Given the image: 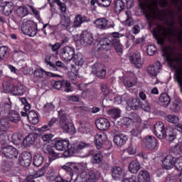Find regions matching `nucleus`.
Instances as JSON below:
<instances>
[{
    "mask_svg": "<svg viewBox=\"0 0 182 182\" xmlns=\"http://www.w3.org/2000/svg\"><path fill=\"white\" fill-rule=\"evenodd\" d=\"M47 153L48 154L49 161H53V160H56V159H59V154L55 152V151H53L52 148H48Z\"/></svg>",
    "mask_w": 182,
    "mask_h": 182,
    "instance_id": "obj_45",
    "label": "nucleus"
},
{
    "mask_svg": "<svg viewBox=\"0 0 182 182\" xmlns=\"http://www.w3.org/2000/svg\"><path fill=\"white\" fill-rule=\"evenodd\" d=\"M114 8L116 12H122L124 9V2L122 0H115Z\"/></svg>",
    "mask_w": 182,
    "mask_h": 182,
    "instance_id": "obj_46",
    "label": "nucleus"
},
{
    "mask_svg": "<svg viewBox=\"0 0 182 182\" xmlns=\"http://www.w3.org/2000/svg\"><path fill=\"white\" fill-rule=\"evenodd\" d=\"M9 127V124L7 119L0 120V133L6 132Z\"/></svg>",
    "mask_w": 182,
    "mask_h": 182,
    "instance_id": "obj_49",
    "label": "nucleus"
},
{
    "mask_svg": "<svg viewBox=\"0 0 182 182\" xmlns=\"http://www.w3.org/2000/svg\"><path fill=\"white\" fill-rule=\"evenodd\" d=\"M16 15H18V16H19L20 18H25V16H26L28 14H29V12L28 11V7L24 6L18 7L16 9Z\"/></svg>",
    "mask_w": 182,
    "mask_h": 182,
    "instance_id": "obj_38",
    "label": "nucleus"
},
{
    "mask_svg": "<svg viewBox=\"0 0 182 182\" xmlns=\"http://www.w3.org/2000/svg\"><path fill=\"white\" fill-rule=\"evenodd\" d=\"M173 5L176 6L179 11H182V0H171Z\"/></svg>",
    "mask_w": 182,
    "mask_h": 182,
    "instance_id": "obj_64",
    "label": "nucleus"
},
{
    "mask_svg": "<svg viewBox=\"0 0 182 182\" xmlns=\"http://www.w3.org/2000/svg\"><path fill=\"white\" fill-rule=\"evenodd\" d=\"M46 73L47 76H49V75H52V73L49 72H46L43 70L42 68H37L34 70V77H38V79H42L43 77V74Z\"/></svg>",
    "mask_w": 182,
    "mask_h": 182,
    "instance_id": "obj_43",
    "label": "nucleus"
},
{
    "mask_svg": "<svg viewBox=\"0 0 182 182\" xmlns=\"http://www.w3.org/2000/svg\"><path fill=\"white\" fill-rule=\"evenodd\" d=\"M173 151L177 154H182V142L178 141L173 146Z\"/></svg>",
    "mask_w": 182,
    "mask_h": 182,
    "instance_id": "obj_57",
    "label": "nucleus"
},
{
    "mask_svg": "<svg viewBox=\"0 0 182 182\" xmlns=\"http://www.w3.org/2000/svg\"><path fill=\"white\" fill-rule=\"evenodd\" d=\"M45 63H46V65L50 66L51 70H55V71L57 70L56 66L55 65V64L50 62V56L47 55L46 57Z\"/></svg>",
    "mask_w": 182,
    "mask_h": 182,
    "instance_id": "obj_62",
    "label": "nucleus"
},
{
    "mask_svg": "<svg viewBox=\"0 0 182 182\" xmlns=\"http://www.w3.org/2000/svg\"><path fill=\"white\" fill-rule=\"evenodd\" d=\"M114 143L118 147H122V146H124L129 140V138L127 135L123 134H117L114 136Z\"/></svg>",
    "mask_w": 182,
    "mask_h": 182,
    "instance_id": "obj_19",
    "label": "nucleus"
},
{
    "mask_svg": "<svg viewBox=\"0 0 182 182\" xmlns=\"http://www.w3.org/2000/svg\"><path fill=\"white\" fill-rule=\"evenodd\" d=\"M18 160L23 167H29L32 163V154L28 151L22 152Z\"/></svg>",
    "mask_w": 182,
    "mask_h": 182,
    "instance_id": "obj_10",
    "label": "nucleus"
},
{
    "mask_svg": "<svg viewBox=\"0 0 182 182\" xmlns=\"http://www.w3.org/2000/svg\"><path fill=\"white\" fill-rule=\"evenodd\" d=\"M95 144L97 150H100L103 147V143H105L107 136L105 132H100L95 135Z\"/></svg>",
    "mask_w": 182,
    "mask_h": 182,
    "instance_id": "obj_18",
    "label": "nucleus"
},
{
    "mask_svg": "<svg viewBox=\"0 0 182 182\" xmlns=\"http://www.w3.org/2000/svg\"><path fill=\"white\" fill-rule=\"evenodd\" d=\"M83 22H90V18L80 14L77 15L74 18L73 28H79Z\"/></svg>",
    "mask_w": 182,
    "mask_h": 182,
    "instance_id": "obj_23",
    "label": "nucleus"
},
{
    "mask_svg": "<svg viewBox=\"0 0 182 182\" xmlns=\"http://www.w3.org/2000/svg\"><path fill=\"white\" fill-rule=\"evenodd\" d=\"M166 122H168V123L176 124L178 122L179 119L176 115L170 114L166 116Z\"/></svg>",
    "mask_w": 182,
    "mask_h": 182,
    "instance_id": "obj_55",
    "label": "nucleus"
},
{
    "mask_svg": "<svg viewBox=\"0 0 182 182\" xmlns=\"http://www.w3.org/2000/svg\"><path fill=\"white\" fill-rule=\"evenodd\" d=\"M150 181V173L147 171H140L137 176V182Z\"/></svg>",
    "mask_w": 182,
    "mask_h": 182,
    "instance_id": "obj_28",
    "label": "nucleus"
},
{
    "mask_svg": "<svg viewBox=\"0 0 182 182\" xmlns=\"http://www.w3.org/2000/svg\"><path fill=\"white\" fill-rule=\"evenodd\" d=\"M13 88H14V84L9 83V84L4 85L3 90L4 93H9V92L12 93Z\"/></svg>",
    "mask_w": 182,
    "mask_h": 182,
    "instance_id": "obj_63",
    "label": "nucleus"
},
{
    "mask_svg": "<svg viewBox=\"0 0 182 182\" xmlns=\"http://www.w3.org/2000/svg\"><path fill=\"white\" fill-rule=\"evenodd\" d=\"M112 176L114 180H120L123 176V169L119 166H114L112 169Z\"/></svg>",
    "mask_w": 182,
    "mask_h": 182,
    "instance_id": "obj_27",
    "label": "nucleus"
},
{
    "mask_svg": "<svg viewBox=\"0 0 182 182\" xmlns=\"http://www.w3.org/2000/svg\"><path fill=\"white\" fill-rule=\"evenodd\" d=\"M159 4L160 6H167L168 4L166 0H144L140 3L141 9L145 12V17L150 27L153 26L154 19L166 21L167 18V13L159 9Z\"/></svg>",
    "mask_w": 182,
    "mask_h": 182,
    "instance_id": "obj_1",
    "label": "nucleus"
},
{
    "mask_svg": "<svg viewBox=\"0 0 182 182\" xmlns=\"http://www.w3.org/2000/svg\"><path fill=\"white\" fill-rule=\"evenodd\" d=\"M97 4L101 8H109L112 4V0H97Z\"/></svg>",
    "mask_w": 182,
    "mask_h": 182,
    "instance_id": "obj_51",
    "label": "nucleus"
},
{
    "mask_svg": "<svg viewBox=\"0 0 182 182\" xmlns=\"http://www.w3.org/2000/svg\"><path fill=\"white\" fill-rule=\"evenodd\" d=\"M172 112H177L180 110V101L174 100L171 106Z\"/></svg>",
    "mask_w": 182,
    "mask_h": 182,
    "instance_id": "obj_59",
    "label": "nucleus"
},
{
    "mask_svg": "<svg viewBox=\"0 0 182 182\" xmlns=\"http://www.w3.org/2000/svg\"><path fill=\"white\" fill-rule=\"evenodd\" d=\"M51 85L53 87L57 90H63V87H65V80H53L51 81Z\"/></svg>",
    "mask_w": 182,
    "mask_h": 182,
    "instance_id": "obj_42",
    "label": "nucleus"
},
{
    "mask_svg": "<svg viewBox=\"0 0 182 182\" xmlns=\"http://www.w3.org/2000/svg\"><path fill=\"white\" fill-rule=\"evenodd\" d=\"M27 117L32 124H38L39 123V117H38V114L34 111H30L28 113Z\"/></svg>",
    "mask_w": 182,
    "mask_h": 182,
    "instance_id": "obj_33",
    "label": "nucleus"
},
{
    "mask_svg": "<svg viewBox=\"0 0 182 182\" xmlns=\"http://www.w3.org/2000/svg\"><path fill=\"white\" fill-rule=\"evenodd\" d=\"M36 139L35 134H28L23 140V146H26V147L31 146V144H33Z\"/></svg>",
    "mask_w": 182,
    "mask_h": 182,
    "instance_id": "obj_36",
    "label": "nucleus"
},
{
    "mask_svg": "<svg viewBox=\"0 0 182 182\" xmlns=\"http://www.w3.org/2000/svg\"><path fill=\"white\" fill-rule=\"evenodd\" d=\"M112 45L114 46V48L116 52H117V53H119V55H122V53H123V45H122V43H120V41H119V39H117V38L113 39Z\"/></svg>",
    "mask_w": 182,
    "mask_h": 182,
    "instance_id": "obj_39",
    "label": "nucleus"
},
{
    "mask_svg": "<svg viewBox=\"0 0 182 182\" xmlns=\"http://www.w3.org/2000/svg\"><path fill=\"white\" fill-rule=\"evenodd\" d=\"M89 144L85 142H77L70 146V156H73L75 153H78L80 150H83V149H86L88 147Z\"/></svg>",
    "mask_w": 182,
    "mask_h": 182,
    "instance_id": "obj_20",
    "label": "nucleus"
},
{
    "mask_svg": "<svg viewBox=\"0 0 182 182\" xmlns=\"http://www.w3.org/2000/svg\"><path fill=\"white\" fill-rule=\"evenodd\" d=\"M102 160H103V155L99 153L93 155L91 161L92 164H99V163L102 162Z\"/></svg>",
    "mask_w": 182,
    "mask_h": 182,
    "instance_id": "obj_48",
    "label": "nucleus"
},
{
    "mask_svg": "<svg viewBox=\"0 0 182 182\" xmlns=\"http://www.w3.org/2000/svg\"><path fill=\"white\" fill-rule=\"evenodd\" d=\"M43 163V156H42L41 154H38L34 156L33 164L36 167H41Z\"/></svg>",
    "mask_w": 182,
    "mask_h": 182,
    "instance_id": "obj_40",
    "label": "nucleus"
},
{
    "mask_svg": "<svg viewBox=\"0 0 182 182\" xmlns=\"http://www.w3.org/2000/svg\"><path fill=\"white\" fill-rule=\"evenodd\" d=\"M75 55V48L70 46H65L60 50V56L63 60L70 62Z\"/></svg>",
    "mask_w": 182,
    "mask_h": 182,
    "instance_id": "obj_6",
    "label": "nucleus"
},
{
    "mask_svg": "<svg viewBox=\"0 0 182 182\" xmlns=\"http://www.w3.org/2000/svg\"><path fill=\"white\" fill-rule=\"evenodd\" d=\"M60 117V127L64 133H70L71 134H75L76 133V129H75V125L69 122L68 117L65 114H61L59 113Z\"/></svg>",
    "mask_w": 182,
    "mask_h": 182,
    "instance_id": "obj_5",
    "label": "nucleus"
},
{
    "mask_svg": "<svg viewBox=\"0 0 182 182\" xmlns=\"http://www.w3.org/2000/svg\"><path fill=\"white\" fill-rule=\"evenodd\" d=\"M62 168L65 170L68 174L70 175V178L63 179L60 176L55 174V176L48 177V180L54 182H71L74 173H80V171H83L85 170V166L82 165V164L67 162L62 166Z\"/></svg>",
    "mask_w": 182,
    "mask_h": 182,
    "instance_id": "obj_2",
    "label": "nucleus"
},
{
    "mask_svg": "<svg viewBox=\"0 0 182 182\" xmlns=\"http://www.w3.org/2000/svg\"><path fill=\"white\" fill-rule=\"evenodd\" d=\"M129 170L130 173H132V174H136V173H139V170H140V164L139 161L136 160L132 161L129 165Z\"/></svg>",
    "mask_w": 182,
    "mask_h": 182,
    "instance_id": "obj_30",
    "label": "nucleus"
},
{
    "mask_svg": "<svg viewBox=\"0 0 182 182\" xmlns=\"http://www.w3.org/2000/svg\"><path fill=\"white\" fill-rule=\"evenodd\" d=\"M3 154L6 159H16L18 157V149L12 146H8L3 149Z\"/></svg>",
    "mask_w": 182,
    "mask_h": 182,
    "instance_id": "obj_11",
    "label": "nucleus"
},
{
    "mask_svg": "<svg viewBox=\"0 0 182 182\" xmlns=\"http://www.w3.org/2000/svg\"><path fill=\"white\" fill-rule=\"evenodd\" d=\"M86 176V171L81 172L80 174L76 177L75 182H87Z\"/></svg>",
    "mask_w": 182,
    "mask_h": 182,
    "instance_id": "obj_54",
    "label": "nucleus"
},
{
    "mask_svg": "<svg viewBox=\"0 0 182 182\" xmlns=\"http://www.w3.org/2000/svg\"><path fill=\"white\" fill-rule=\"evenodd\" d=\"M94 23L97 29H101L102 31L114 28V23L113 21L109 22V21L105 18H97Z\"/></svg>",
    "mask_w": 182,
    "mask_h": 182,
    "instance_id": "obj_7",
    "label": "nucleus"
},
{
    "mask_svg": "<svg viewBox=\"0 0 182 182\" xmlns=\"http://www.w3.org/2000/svg\"><path fill=\"white\" fill-rule=\"evenodd\" d=\"M73 59L74 63H75L77 66H82L83 63H85V60H83V55L80 53L74 54L73 55Z\"/></svg>",
    "mask_w": 182,
    "mask_h": 182,
    "instance_id": "obj_34",
    "label": "nucleus"
},
{
    "mask_svg": "<svg viewBox=\"0 0 182 182\" xmlns=\"http://www.w3.org/2000/svg\"><path fill=\"white\" fill-rule=\"evenodd\" d=\"M12 143L14 144H16V146H19L21 143H23V141L22 139H23V136H22V134L21 133H14L13 134L12 136Z\"/></svg>",
    "mask_w": 182,
    "mask_h": 182,
    "instance_id": "obj_37",
    "label": "nucleus"
},
{
    "mask_svg": "<svg viewBox=\"0 0 182 182\" xmlns=\"http://www.w3.org/2000/svg\"><path fill=\"white\" fill-rule=\"evenodd\" d=\"M159 100L163 106H168L170 102H171V100L167 93H162L160 95Z\"/></svg>",
    "mask_w": 182,
    "mask_h": 182,
    "instance_id": "obj_35",
    "label": "nucleus"
},
{
    "mask_svg": "<svg viewBox=\"0 0 182 182\" xmlns=\"http://www.w3.org/2000/svg\"><path fill=\"white\" fill-rule=\"evenodd\" d=\"M72 22L70 21V18L64 16L62 17L61 21L60 23V25L62 28V29H70V25Z\"/></svg>",
    "mask_w": 182,
    "mask_h": 182,
    "instance_id": "obj_32",
    "label": "nucleus"
},
{
    "mask_svg": "<svg viewBox=\"0 0 182 182\" xmlns=\"http://www.w3.org/2000/svg\"><path fill=\"white\" fill-rule=\"evenodd\" d=\"M108 114L112 117V119H119L120 117V109L114 108L108 111Z\"/></svg>",
    "mask_w": 182,
    "mask_h": 182,
    "instance_id": "obj_47",
    "label": "nucleus"
},
{
    "mask_svg": "<svg viewBox=\"0 0 182 182\" xmlns=\"http://www.w3.org/2000/svg\"><path fill=\"white\" fill-rule=\"evenodd\" d=\"M126 102L127 105L129 107H131L132 110H138L140 106H141V101L140 99L129 97V95H127Z\"/></svg>",
    "mask_w": 182,
    "mask_h": 182,
    "instance_id": "obj_15",
    "label": "nucleus"
},
{
    "mask_svg": "<svg viewBox=\"0 0 182 182\" xmlns=\"http://www.w3.org/2000/svg\"><path fill=\"white\" fill-rule=\"evenodd\" d=\"M9 49L7 46H3L0 47V59L8 58Z\"/></svg>",
    "mask_w": 182,
    "mask_h": 182,
    "instance_id": "obj_50",
    "label": "nucleus"
},
{
    "mask_svg": "<svg viewBox=\"0 0 182 182\" xmlns=\"http://www.w3.org/2000/svg\"><path fill=\"white\" fill-rule=\"evenodd\" d=\"M129 60L132 65L139 69L143 66V60H141V55L139 53H134L129 56Z\"/></svg>",
    "mask_w": 182,
    "mask_h": 182,
    "instance_id": "obj_16",
    "label": "nucleus"
},
{
    "mask_svg": "<svg viewBox=\"0 0 182 182\" xmlns=\"http://www.w3.org/2000/svg\"><path fill=\"white\" fill-rule=\"evenodd\" d=\"M129 117L132 120V123H140L141 124H143L141 122V118H140V117H139V115L134 112H131Z\"/></svg>",
    "mask_w": 182,
    "mask_h": 182,
    "instance_id": "obj_56",
    "label": "nucleus"
},
{
    "mask_svg": "<svg viewBox=\"0 0 182 182\" xmlns=\"http://www.w3.org/2000/svg\"><path fill=\"white\" fill-rule=\"evenodd\" d=\"M95 124L98 130L105 131L110 129V122L106 118H98L95 121Z\"/></svg>",
    "mask_w": 182,
    "mask_h": 182,
    "instance_id": "obj_12",
    "label": "nucleus"
},
{
    "mask_svg": "<svg viewBox=\"0 0 182 182\" xmlns=\"http://www.w3.org/2000/svg\"><path fill=\"white\" fill-rule=\"evenodd\" d=\"M103 68V65L100 63H96L93 65H92V73H97L100 70H102Z\"/></svg>",
    "mask_w": 182,
    "mask_h": 182,
    "instance_id": "obj_58",
    "label": "nucleus"
},
{
    "mask_svg": "<svg viewBox=\"0 0 182 182\" xmlns=\"http://www.w3.org/2000/svg\"><path fill=\"white\" fill-rule=\"evenodd\" d=\"M72 145L69 143V140H58L55 143V149H57L59 151H65V153H68V157H70V147Z\"/></svg>",
    "mask_w": 182,
    "mask_h": 182,
    "instance_id": "obj_8",
    "label": "nucleus"
},
{
    "mask_svg": "<svg viewBox=\"0 0 182 182\" xmlns=\"http://www.w3.org/2000/svg\"><path fill=\"white\" fill-rule=\"evenodd\" d=\"M137 82V77L132 71H127L124 75V83L127 87H133Z\"/></svg>",
    "mask_w": 182,
    "mask_h": 182,
    "instance_id": "obj_9",
    "label": "nucleus"
},
{
    "mask_svg": "<svg viewBox=\"0 0 182 182\" xmlns=\"http://www.w3.org/2000/svg\"><path fill=\"white\" fill-rule=\"evenodd\" d=\"M45 173H46L45 168H42L41 169L36 171L35 173L31 174V176L32 178H38V177H43V176H45Z\"/></svg>",
    "mask_w": 182,
    "mask_h": 182,
    "instance_id": "obj_53",
    "label": "nucleus"
},
{
    "mask_svg": "<svg viewBox=\"0 0 182 182\" xmlns=\"http://www.w3.org/2000/svg\"><path fill=\"white\" fill-rule=\"evenodd\" d=\"M181 171L182 170V156L176 159L172 155H168L162 160V167L165 170H171L173 167Z\"/></svg>",
    "mask_w": 182,
    "mask_h": 182,
    "instance_id": "obj_3",
    "label": "nucleus"
},
{
    "mask_svg": "<svg viewBox=\"0 0 182 182\" xmlns=\"http://www.w3.org/2000/svg\"><path fill=\"white\" fill-rule=\"evenodd\" d=\"M8 118L10 122H12V123H18V122L21 120L19 114L15 110L9 111L8 114Z\"/></svg>",
    "mask_w": 182,
    "mask_h": 182,
    "instance_id": "obj_31",
    "label": "nucleus"
},
{
    "mask_svg": "<svg viewBox=\"0 0 182 182\" xmlns=\"http://www.w3.org/2000/svg\"><path fill=\"white\" fill-rule=\"evenodd\" d=\"M145 144L149 150H154L157 147V139L153 136H148L145 138Z\"/></svg>",
    "mask_w": 182,
    "mask_h": 182,
    "instance_id": "obj_22",
    "label": "nucleus"
},
{
    "mask_svg": "<svg viewBox=\"0 0 182 182\" xmlns=\"http://www.w3.org/2000/svg\"><path fill=\"white\" fill-rule=\"evenodd\" d=\"M179 60H180V58L178 56H174V57L168 56L167 58V60L168 63L171 65V66H174V65H176V63H177V62H178Z\"/></svg>",
    "mask_w": 182,
    "mask_h": 182,
    "instance_id": "obj_60",
    "label": "nucleus"
},
{
    "mask_svg": "<svg viewBox=\"0 0 182 182\" xmlns=\"http://www.w3.org/2000/svg\"><path fill=\"white\" fill-rule=\"evenodd\" d=\"M49 4L52 6V4H57L58 6L60 8V11L63 13L66 12V4L62 3L60 0H48Z\"/></svg>",
    "mask_w": 182,
    "mask_h": 182,
    "instance_id": "obj_44",
    "label": "nucleus"
},
{
    "mask_svg": "<svg viewBox=\"0 0 182 182\" xmlns=\"http://www.w3.org/2000/svg\"><path fill=\"white\" fill-rule=\"evenodd\" d=\"M87 182H96L100 177V172L97 171H90L89 173L86 172Z\"/></svg>",
    "mask_w": 182,
    "mask_h": 182,
    "instance_id": "obj_25",
    "label": "nucleus"
},
{
    "mask_svg": "<svg viewBox=\"0 0 182 182\" xmlns=\"http://www.w3.org/2000/svg\"><path fill=\"white\" fill-rule=\"evenodd\" d=\"M126 16L127 17L125 21L126 26H132V25H133L134 22L133 21V18H132V17L130 16L129 11H126Z\"/></svg>",
    "mask_w": 182,
    "mask_h": 182,
    "instance_id": "obj_61",
    "label": "nucleus"
},
{
    "mask_svg": "<svg viewBox=\"0 0 182 182\" xmlns=\"http://www.w3.org/2000/svg\"><path fill=\"white\" fill-rule=\"evenodd\" d=\"M92 130V125L89 122H82L79 127V132L82 134H90Z\"/></svg>",
    "mask_w": 182,
    "mask_h": 182,
    "instance_id": "obj_26",
    "label": "nucleus"
},
{
    "mask_svg": "<svg viewBox=\"0 0 182 182\" xmlns=\"http://www.w3.org/2000/svg\"><path fill=\"white\" fill-rule=\"evenodd\" d=\"M93 35L90 33H83L80 36V43L82 46H90L93 43Z\"/></svg>",
    "mask_w": 182,
    "mask_h": 182,
    "instance_id": "obj_17",
    "label": "nucleus"
},
{
    "mask_svg": "<svg viewBox=\"0 0 182 182\" xmlns=\"http://www.w3.org/2000/svg\"><path fill=\"white\" fill-rule=\"evenodd\" d=\"M11 93L14 95V96H23V95L25 93V86L23 85L16 86L13 85Z\"/></svg>",
    "mask_w": 182,
    "mask_h": 182,
    "instance_id": "obj_29",
    "label": "nucleus"
},
{
    "mask_svg": "<svg viewBox=\"0 0 182 182\" xmlns=\"http://www.w3.org/2000/svg\"><path fill=\"white\" fill-rule=\"evenodd\" d=\"M160 69H161V64L160 62H156L147 68V73L151 76L156 77L160 73Z\"/></svg>",
    "mask_w": 182,
    "mask_h": 182,
    "instance_id": "obj_21",
    "label": "nucleus"
},
{
    "mask_svg": "<svg viewBox=\"0 0 182 182\" xmlns=\"http://www.w3.org/2000/svg\"><path fill=\"white\" fill-rule=\"evenodd\" d=\"M38 26L31 20L24 19L21 26V31L24 35L33 38L38 33Z\"/></svg>",
    "mask_w": 182,
    "mask_h": 182,
    "instance_id": "obj_4",
    "label": "nucleus"
},
{
    "mask_svg": "<svg viewBox=\"0 0 182 182\" xmlns=\"http://www.w3.org/2000/svg\"><path fill=\"white\" fill-rule=\"evenodd\" d=\"M154 134L159 139L164 137L166 134V129H164V123L162 122H158L154 125Z\"/></svg>",
    "mask_w": 182,
    "mask_h": 182,
    "instance_id": "obj_14",
    "label": "nucleus"
},
{
    "mask_svg": "<svg viewBox=\"0 0 182 182\" xmlns=\"http://www.w3.org/2000/svg\"><path fill=\"white\" fill-rule=\"evenodd\" d=\"M3 15L9 16L14 10V3L12 1H4L0 4Z\"/></svg>",
    "mask_w": 182,
    "mask_h": 182,
    "instance_id": "obj_13",
    "label": "nucleus"
},
{
    "mask_svg": "<svg viewBox=\"0 0 182 182\" xmlns=\"http://www.w3.org/2000/svg\"><path fill=\"white\" fill-rule=\"evenodd\" d=\"M100 49L103 50H110L112 46H113V42L108 38H105L100 41Z\"/></svg>",
    "mask_w": 182,
    "mask_h": 182,
    "instance_id": "obj_24",
    "label": "nucleus"
},
{
    "mask_svg": "<svg viewBox=\"0 0 182 182\" xmlns=\"http://www.w3.org/2000/svg\"><path fill=\"white\" fill-rule=\"evenodd\" d=\"M127 99V94H124L122 96H117L114 98V103L115 105H121L122 102H126Z\"/></svg>",
    "mask_w": 182,
    "mask_h": 182,
    "instance_id": "obj_52",
    "label": "nucleus"
},
{
    "mask_svg": "<svg viewBox=\"0 0 182 182\" xmlns=\"http://www.w3.org/2000/svg\"><path fill=\"white\" fill-rule=\"evenodd\" d=\"M146 123L140 124L139 127H135L131 130V134L132 136H139L141 133L142 129H146Z\"/></svg>",
    "mask_w": 182,
    "mask_h": 182,
    "instance_id": "obj_41",
    "label": "nucleus"
}]
</instances>
